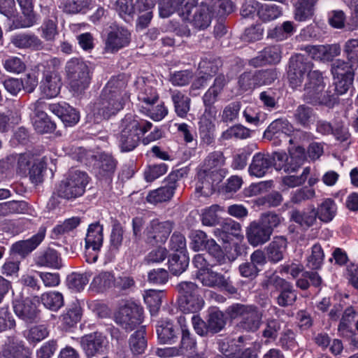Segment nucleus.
<instances>
[{"label": "nucleus", "mask_w": 358, "mask_h": 358, "mask_svg": "<svg viewBox=\"0 0 358 358\" xmlns=\"http://www.w3.org/2000/svg\"><path fill=\"white\" fill-rule=\"evenodd\" d=\"M184 13H186L190 23L199 29H205L208 27L213 16L210 6L203 3L194 6L192 10H189L185 6Z\"/></svg>", "instance_id": "15"}, {"label": "nucleus", "mask_w": 358, "mask_h": 358, "mask_svg": "<svg viewBox=\"0 0 358 358\" xmlns=\"http://www.w3.org/2000/svg\"><path fill=\"white\" fill-rule=\"evenodd\" d=\"M45 234L46 228L41 227L38 232L30 238L20 241L13 244L11 250L14 253L25 257L42 243L45 237Z\"/></svg>", "instance_id": "19"}, {"label": "nucleus", "mask_w": 358, "mask_h": 358, "mask_svg": "<svg viewBox=\"0 0 358 358\" xmlns=\"http://www.w3.org/2000/svg\"><path fill=\"white\" fill-rule=\"evenodd\" d=\"M355 311L352 307H348L343 313L341 320L338 327V331L340 336H348L350 334L352 324L354 322Z\"/></svg>", "instance_id": "56"}, {"label": "nucleus", "mask_w": 358, "mask_h": 358, "mask_svg": "<svg viewBox=\"0 0 358 358\" xmlns=\"http://www.w3.org/2000/svg\"><path fill=\"white\" fill-rule=\"evenodd\" d=\"M92 275V272L91 271H86L83 273H72L67 278L69 287L78 292L83 289L89 282Z\"/></svg>", "instance_id": "46"}, {"label": "nucleus", "mask_w": 358, "mask_h": 358, "mask_svg": "<svg viewBox=\"0 0 358 358\" xmlns=\"http://www.w3.org/2000/svg\"><path fill=\"white\" fill-rule=\"evenodd\" d=\"M116 166L117 161L110 155L100 154L95 164L97 177L101 180H111Z\"/></svg>", "instance_id": "26"}, {"label": "nucleus", "mask_w": 358, "mask_h": 358, "mask_svg": "<svg viewBox=\"0 0 358 358\" xmlns=\"http://www.w3.org/2000/svg\"><path fill=\"white\" fill-rule=\"evenodd\" d=\"M13 309L15 315L27 323L36 322L40 313L36 301L30 298L16 301L13 305Z\"/></svg>", "instance_id": "17"}, {"label": "nucleus", "mask_w": 358, "mask_h": 358, "mask_svg": "<svg viewBox=\"0 0 358 358\" xmlns=\"http://www.w3.org/2000/svg\"><path fill=\"white\" fill-rule=\"evenodd\" d=\"M324 258V254L321 245L316 243L311 248V254L307 259V266L313 270L320 269L323 264Z\"/></svg>", "instance_id": "57"}, {"label": "nucleus", "mask_w": 358, "mask_h": 358, "mask_svg": "<svg viewBox=\"0 0 358 358\" xmlns=\"http://www.w3.org/2000/svg\"><path fill=\"white\" fill-rule=\"evenodd\" d=\"M288 241L285 236H275L265 248L268 262L276 264L284 258L287 248Z\"/></svg>", "instance_id": "22"}, {"label": "nucleus", "mask_w": 358, "mask_h": 358, "mask_svg": "<svg viewBox=\"0 0 358 358\" xmlns=\"http://www.w3.org/2000/svg\"><path fill=\"white\" fill-rule=\"evenodd\" d=\"M42 104V102L37 101L31 105V109L34 110L35 113L34 127L38 133H50L55 131L56 125L50 120L48 115L41 110Z\"/></svg>", "instance_id": "24"}, {"label": "nucleus", "mask_w": 358, "mask_h": 358, "mask_svg": "<svg viewBox=\"0 0 358 358\" xmlns=\"http://www.w3.org/2000/svg\"><path fill=\"white\" fill-rule=\"evenodd\" d=\"M88 182L86 173L78 170L70 171L59 183L57 189V195L68 200L76 199L84 194Z\"/></svg>", "instance_id": "6"}, {"label": "nucleus", "mask_w": 358, "mask_h": 358, "mask_svg": "<svg viewBox=\"0 0 358 358\" xmlns=\"http://www.w3.org/2000/svg\"><path fill=\"white\" fill-rule=\"evenodd\" d=\"M290 220L304 229H308L313 226L317 222V217L315 213V207L308 211H301L295 209L290 212Z\"/></svg>", "instance_id": "41"}, {"label": "nucleus", "mask_w": 358, "mask_h": 358, "mask_svg": "<svg viewBox=\"0 0 358 358\" xmlns=\"http://www.w3.org/2000/svg\"><path fill=\"white\" fill-rule=\"evenodd\" d=\"M256 5L257 15L262 22L273 21L282 14V8L276 4L256 2Z\"/></svg>", "instance_id": "37"}, {"label": "nucleus", "mask_w": 358, "mask_h": 358, "mask_svg": "<svg viewBox=\"0 0 358 358\" xmlns=\"http://www.w3.org/2000/svg\"><path fill=\"white\" fill-rule=\"evenodd\" d=\"M262 287L267 290H271V297L277 294L275 300L280 307L292 306L297 299V292L292 284L275 274L268 276L262 282Z\"/></svg>", "instance_id": "3"}, {"label": "nucleus", "mask_w": 358, "mask_h": 358, "mask_svg": "<svg viewBox=\"0 0 358 358\" xmlns=\"http://www.w3.org/2000/svg\"><path fill=\"white\" fill-rule=\"evenodd\" d=\"M66 71L71 89L76 94L84 92L90 83V69L82 59L73 58L67 62Z\"/></svg>", "instance_id": "7"}, {"label": "nucleus", "mask_w": 358, "mask_h": 358, "mask_svg": "<svg viewBox=\"0 0 358 358\" xmlns=\"http://www.w3.org/2000/svg\"><path fill=\"white\" fill-rule=\"evenodd\" d=\"M238 87L243 92H252L259 87L255 71L241 73L238 78Z\"/></svg>", "instance_id": "53"}, {"label": "nucleus", "mask_w": 358, "mask_h": 358, "mask_svg": "<svg viewBox=\"0 0 358 358\" xmlns=\"http://www.w3.org/2000/svg\"><path fill=\"white\" fill-rule=\"evenodd\" d=\"M303 99L306 103L313 106L332 108L336 103V96L330 88L324 90L323 77L318 71H313L308 74Z\"/></svg>", "instance_id": "2"}, {"label": "nucleus", "mask_w": 358, "mask_h": 358, "mask_svg": "<svg viewBox=\"0 0 358 358\" xmlns=\"http://www.w3.org/2000/svg\"><path fill=\"white\" fill-rule=\"evenodd\" d=\"M129 347L134 355L144 352L147 347V341L145 338V330L143 328L135 331L129 338Z\"/></svg>", "instance_id": "51"}, {"label": "nucleus", "mask_w": 358, "mask_h": 358, "mask_svg": "<svg viewBox=\"0 0 358 358\" xmlns=\"http://www.w3.org/2000/svg\"><path fill=\"white\" fill-rule=\"evenodd\" d=\"M343 52L350 63L358 64V38L348 40L344 45Z\"/></svg>", "instance_id": "64"}, {"label": "nucleus", "mask_w": 358, "mask_h": 358, "mask_svg": "<svg viewBox=\"0 0 358 358\" xmlns=\"http://www.w3.org/2000/svg\"><path fill=\"white\" fill-rule=\"evenodd\" d=\"M207 323L210 334H215L224 328L227 318L222 311L215 310L209 313Z\"/></svg>", "instance_id": "50"}, {"label": "nucleus", "mask_w": 358, "mask_h": 358, "mask_svg": "<svg viewBox=\"0 0 358 358\" xmlns=\"http://www.w3.org/2000/svg\"><path fill=\"white\" fill-rule=\"evenodd\" d=\"M150 122L137 115L127 114L121 122V131L117 136L118 145L122 152H130L138 145L142 136L151 129Z\"/></svg>", "instance_id": "1"}, {"label": "nucleus", "mask_w": 358, "mask_h": 358, "mask_svg": "<svg viewBox=\"0 0 358 358\" xmlns=\"http://www.w3.org/2000/svg\"><path fill=\"white\" fill-rule=\"evenodd\" d=\"M115 282V276L111 272L101 271L94 277L91 286L98 291H104L111 287Z\"/></svg>", "instance_id": "49"}, {"label": "nucleus", "mask_w": 358, "mask_h": 358, "mask_svg": "<svg viewBox=\"0 0 358 358\" xmlns=\"http://www.w3.org/2000/svg\"><path fill=\"white\" fill-rule=\"evenodd\" d=\"M250 136V130L241 124H236L231 127L222 134V138L224 140L233 137L236 138L245 139Z\"/></svg>", "instance_id": "61"}, {"label": "nucleus", "mask_w": 358, "mask_h": 358, "mask_svg": "<svg viewBox=\"0 0 358 358\" xmlns=\"http://www.w3.org/2000/svg\"><path fill=\"white\" fill-rule=\"evenodd\" d=\"M304 50L312 55L313 59L331 60L341 53V47L338 44L327 45H307Z\"/></svg>", "instance_id": "29"}, {"label": "nucleus", "mask_w": 358, "mask_h": 358, "mask_svg": "<svg viewBox=\"0 0 358 358\" xmlns=\"http://www.w3.org/2000/svg\"><path fill=\"white\" fill-rule=\"evenodd\" d=\"M127 85V79L123 74L112 77L106 83L101 92L124 99V90Z\"/></svg>", "instance_id": "32"}, {"label": "nucleus", "mask_w": 358, "mask_h": 358, "mask_svg": "<svg viewBox=\"0 0 358 358\" xmlns=\"http://www.w3.org/2000/svg\"><path fill=\"white\" fill-rule=\"evenodd\" d=\"M106 338L100 332H94L80 338V344L87 357L92 358L103 353L106 347Z\"/></svg>", "instance_id": "14"}, {"label": "nucleus", "mask_w": 358, "mask_h": 358, "mask_svg": "<svg viewBox=\"0 0 358 358\" xmlns=\"http://www.w3.org/2000/svg\"><path fill=\"white\" fill-rule=\"evenodd\" d=\"M227 313L231 319L241 317L236 324L238 330L245 332H255L260 327L262 313L254 305L234 303L227 309Z\"/></svg>", "instance_id": "4"}, {"label": "nucleus", "mask_w": 358, "mask_h": 358, "mask_svg": "<svg viewBox=\"0 0 358 358\" xmlns=\"http://www.w3.org/2000/svg\"><path fill=\"white\" fill-rule=\"evenodd\" d=\"M224 164V157L222 152L215 151L206 158L202 169H222Z\"/></svg>", "instance_id": "63"}, {"label": "nucleus", "mask_w": 358, "mask_h": 358, "mask_svg": "<svg viewBox=\"0 0 358 358\" xmlns=\"http://www.w3.org/2000/svg\"><path fill=\"white\" fill-rule=\"evenodd\" d=\"M313 116V109L311 107L304 104L299 105L294 113V118L295 122L303 127H309Z\"/></svg>", "instance_id": "54"}, {"label": "nucleus", "mask_w": 358, "mask_h": 358, "mask_svg": "<svg viewBox=\"0 0 358 358\" xmlns=\"http://www.w3.org/2000/svg\"><path fill=\"white\" fill-rule=\"evenodd\" d=\"M21 8L24 19L18 20L17 27L27 28L33 26L36 22V15L34 12L33 0H17Z\"/></svg>", "instance_id": "40"}, {"label": "nucleus", "mask_w": 358, "mask_h": 358, "mask_svg": "<svg viewBox=\"0 0 358 358\" xmlns=\"http://www.w3.org/2000/svg\"><path fill=\"white\" fill-rule=\"evenodd\" d=\"M313 5L310 0H298L294 5V18L302 22L310 18L313 14Z\"/></svg>", "instance_id": "55"}, {"label": "nucleus", "mask_w": 358, "mask_h": 358, "mask_svg": "<svg viewBox=\"0 0 358 358\" xmlns=\"http://www.w3.org/2000/svg\"><path fill=\"white\" fill-rule=\"evenodd\" d=\"M176 289L179 306L182 311L196 313L202 308L204 304L202 290L196 283L182 281L176 285Z\"/></svg>", "instance_id": "5"}, {"label": "nucleus", "mask_w": 358, "mask_h": 358, "mask_svg": "<svg viewBox=\"0 0 358 358\" xmlns=\"http://www.w3.org/2000/svg\"><path fill=\"white\" fill-rule=\"evenodd\" d=\"M129 36L128 30L123 28H117L110 31L106 42V49L110 52L117 51L129 44Z\"/></svg>", "instance_id": "31"}, {"label": "nucleus", "mask_w": 358, "mask_h": 358, "mask_svg": "<svg viewBox=\"0 0 358 358\" xmlns=\"http://www.w3.org/2000/svg\"><path fill=\"white\" fill-rule=\"evenodd\" d=\"M46 165L45 157H37L36 159L27 172L31 182L37 185L43 181V173L46 168Z\"/></svg>", "instance_id": "52"}, {"label": "nucleus", "mask_w": 358, "mask_h": 358, "mask_svg": "<svg viewBox=\"0 0 358 358\" xmlns=\"http://www.w3.org/2000/svg\"><path fill=\"white\" fill-rule=\"evenodd\" d=\"M197 177L198 182L196 186L197 192H200L202 195L208 196L215 191V187L211 184L210 178L203 169L199 171Z\"/></svg>", "instance_id": "59"}, {"label": "nucleus", "mask_w": 358, "mask_h": 358, "mask_svg": "<svg viewBox=\"0 0 358 358\" xmlns=\"http://www.w3.org/2000/svg\"><path fill=\"white\" fill-rule=\"evenodd\" d=\"M214 131L215 125L211 122L208 120L201 122L199 126V134L201 142L203 144L210 145L214 143Z\"/></svg>", "instance_id": "60"}, {"label": "nucleus", "mask_w": 358, "mask_h": 358, "mask_svg": "<svg viewBox=\"0 0 358 358\" xmlns=\"http://www.w3.org/2000/svg\"><path fill=\"white\" fill-rule=\"evenodd\" d=\"M35 264L40 267L59 268L62 266V259L55 250L48 248L37 255Z\"/></svg>", "instance_id": "33"}, {"label": "nucleus", "mask_w": 358, "mask_h": 358, "mask_svg": "<svg viewBox=\"0 0 358 358\" xmlns=\"http://www.w3.org/2000/svg\"><path fill=\"white\" fill-rule=\"evenodd\" d=\"M155 0H137L134 4L135 15L138 16L137 26L145 28L152 17V9Z\"/></svg>", "instance_id": "28"}, {"label": "nucleus", "mask_w": 358, "mask_h": 358, "mask_svg": "<svg viewBox=\"0 0 358 358\" xmlns=\"http://www.w3.org/2000/svg\"><path fill=\"white\" fill-rule=\"evenodd\" d=\"M85 243L87 252L90 249L93 251L100 249L103 243V227L99 222L92 223L89 226Z\"/></svg>", "instance_id": "36"}, {"label": "nucleus", "mask_w": 358, "mask_h": 358, "mask_svg": "<svg viewBox=\"0 0 358 358\" xmlns=\"http://www.w3.org/2000/svg\"><path fill=\"white\" fill-rule=\"evenodd\" d=\"M170 93L176 113L180 117H185L190 110L191 99L178 90H170Z\"/></svg>", "instance_id": "39"}, {"label": "nucleus", "mask_w": 358, "mask_h": 358, "mask_svg": "<svg viewBox=\"0 0 358 358\" xmlns=\"http://www.w3.org/2000/svg\"><path fill=\"white\" fill-rule=\"evenodd\" d=\"M80 219L78 217H73L65 220L62 223L55 226L50 234L52 239H59L64 235L76 229L80 224Z\"/></svg>", "instance_id": "45"}, {"label": "nucleus", "mask_w": 358, "mask_h": 358, "mask_svg": "<svg viewBox=\"0 0 358 358\" xmlns=\"http://www.w3.org/2000/svg\"><path fill=\"white\" fill-rule=\"evenodd\" d=\"M163 293L162 291L150 289L144 296V301L150 308L152 315L156 314L162 304Z\"/></svg>", "instance_id": "58"}, {"label": "nucleus", "mask_w": 358, "mask_h": 358, "mask_svg": "<svg viewBox=\"0 0 358 358\" xmlns=\"http://www.w3.org/2000/svg\"><path fill=\"white\" fill-rule=\"evenodd\" d=\"M186 173L183 169L172 171L164 180V185L159 188L150 191L146 197L148 203L157 204L170 200L177 187V182Z\"/></svg>", "instance_id": "9"}, {"label": "nucleus", "mask_w": 358, "mask_h": 358, "mask_svg": "<svg viewBox=\"0 0 358 358\" xmlns=\"http://www.w3.org/2000/svg\"><path fill=\"white\" fill-rule=\"evenodd\" d=\"M258 220L273 234L274 229L281 224L283 218L275 213L270 212L263 213Z\"/></svg>", "instance_id": "62"}, {"label": "nucleus", "mask_w": 358, "mask_h": 358, "mask_svg": "<svg viewBox=\"0 0 358 358\" xmlns=\"http://www.w3.org/2000/svg\"><path fill=\"white\" fill-rule=\"evenodd\" d=\"M245 231L247 241L253 247L265 244L271 239L272 235L259 220L251 222Z\"/></svg>", "instance_id": "18"}, {"label": "nucleus", "mask_w": 358, "mask_h": 358, "mask_svg": "<svg viewBox=\"0 0 358 358\" xmlns=\"http://www.w3.org/2000/svg\"><path fill=\"white\" fill-rule=\"evenodd\" d=\"M189 258L187 253H173L169 259V268L174 275H179L187 268Z\"/></svg>", "instance_id": "44"}, {"label": "nucleus", "mask_w": 358, "mask_h": 358, "mask_svg": "<svg viewBox=\"0 0 358 358\" xmlns=\"http://www.w3.org/2000/svg\"><path fill=\"white\" fill-rule=\"evenodd\" d=\"M48 108L59 117L66 127H72L79 121V113L68 103H52L49 105Z\"/></svg>", "instance_id": "21"}, {"label": "nucleus", "mask_w": 358, "mask_h": 358, "mask_svg": "<svg viewBox=\"0 0 358 358\" xmlns=\"http://www.w3.org/2000/svg\"><path fill=\"white\" fill-rule=\"evenodd\" d=\"M4 358H31V352L24 342L16 336H8L1 350Z\"/></svg>", "instance_id": "16"}, {"label": "nucleus", "mask_w": 358, "mask_h": 358, "mask_svg": "<svg viewBox=\"0 0 358 358\" xmlns=\"http://www.w3.org/2000/svg\"><path fill=\"white\" fill-rule=\"evenodd\" d=\"M178 328L172 322H161L156 327L159 342L163 344H172L176 341L178 336Z\"/></svg>", "instance_id": "35"}, {"label": "nucleus", "mask_w": 358, "mask_h": 358, "mask_svg": "<svg viewBox=\"0 0 358 358\" xmlns=\"http://www.w3.org/2000/svg\"><path fill=\"white\" fill-rule=\"evenodd\" d=\"M241 229V224L231 219L224 220L220 228L214 231L217 237H220L223 242L229 243L232 240V237H238Z\"/></svg>", "instance_id": "34"}, {"label": "nucleus", "mask_w": 358, "mask_h": 358, "mask_svg": "<svg viewBox=\"0 0 358 358\" xmlns=\"http://www.w3.org/2000/svg\"><path fill=\"white\" fill-rule=\"evenodd\" d=\"M10 43L20 49L39 50L43 48L42 41L33 34H19L11 37Z\"/></svg>", "instance_id": "30"}, {"label": "nucleus", "mask_w": 358, "mask_h": 358, "mask_svg": "<svg viewBox=\"0 0 358 358\" xmlns=\"http://www.w3.org/2000/svg\"><path fill=\"white\" fill-rule=\"evenodd\" d=\"M196 278L201 282L203 285L209 287H218L227 292L230 294H236L238 289L235 287L230 281L229 277L208 269L206 273H196Z\"/></svg>", "instance_id": "12"}, {"label": "nucleus", "mask_w": 358, "mask_h": 358, "mask_svg": "<svg viewBox=\"0 0 358 358\" xmlns=\"http://www.w3.org/2000/svg\"><path fill=\"white\" fill-rule=\"evenodd\" d=\"M62 87L61 78L55 71H47L43 73V78L41 82L42 93L47 98L57 96Z\"/></svg>", "instance_id": "23"}, {"label": "nucleus", "mask_w": 358, "mask_h": 358, "mask_svg": "<svg viewBox=\"0 0 358 358\" xmlns=\"http://www.w3.org/2000/svg\"><path fill=\"white\" fill-rule=\"evenodd\" d=\"M173 227L172 222L152 220L145 230L147 242L152 245L165 243Z\"/></svg>", "instance_id": "13"}, {"label": "nucleus", "mask_w": 358, "mask_h": 358, "mask_svg": "<svg viewBox=\"0 0 358 358\" xmlns=\"http://www.w3.org/2000/svg\"><path fill=\"white\" fill-rule=\"evenodd\" d=\"M35 298H38L36 301H41L45 308L53 312H57L64 306V296L59 292H45L40 297Z\"/></svg>", "instance_id": "43"}, {"label": "nucleus", "mask_w": 358, "mask_h": 358, "mask_svg": "<svg viewBox=\"0 0 358 358\" xmlns=\"http://www.w3.org/2000/svg\"><path fill=\"white\" fill-rule=\"evenodd\" d=\"M36 158L34 155L29 152L10 155L7 157V161L8 163L17 162V173L22 176H27V172Z\"/></svg>", "instance_id": "42"}, {"label": "nucleus", "mask_w": 358, "mask_h": 358, "mask_svg": "<svg viewBox=\"0 0 358 358\" xmlns=\"http://www.w3.org/2000/svg\"><path fill=\"white\" fill-rule=\"evenodd\" d=\"M355 64L345 62L342 59H336L331 64V71L334 78H339L341 77L355 76Z\"/></svg>", "instance_id": "47"}, {"label": "nucleus", "mask_w": 358, "mask_h": 358, "mask_svg": "<svg viewBox=\"0 0 358 358\" xmlns=\"http://www.w3.org/2000/svg\"><path fill=\"white\" fill-rule=\"evenodd\" d=\"M281 48L279 45H271L265 48L258 55L249 61L253 67H259L266 64H275L281 59Z\"/></svg>", "instance_id": "20"}, {"label": "nucleus", "mask_w": 358, "mask_h": 358, "mask_svg": "<svg viewBox=\"0 0 358 358\" xmlns=\"http://www.w3.org/2000/svg\"><path fill=\"white\" fill-rule=\"evenodd\" d=\"M292 131V127L286 119L279 118L273 121L264 133V137L268 140L275 138L287 139Z\"/></svg>", "instance_id": "27"}, {"label": "nucleus", "mask_w": 358, "mask_h": 358, "mask_svg": "<svg viewBox=\"0 0 358 358\" xmlns=\"http://www.w3.org/2000/svg\"><path fill=\"white\" fill-rule=\"evenodd\" d=\"M313 63L308 56L302 54H295L292 56L288 62L287 78L292 88L301 86L305 76L313 71Z\"/></svg>", "instance_id": "8"}, {"label": "nucleus", "mask_w": 358, "mask_h": 358, "mask_svg": "<svg viewBox=\"0 0 358 358\" xmlns=\"http://www.w3.org/2000/svg\"><path fill=\"white\" fill-rule=\"evenodd\" d=\"M222 66V60L215 56L205 57L199 62L200 73L207 74L211 77L215 76Z\"/></svg>", "instance_id": "48"}, {"label": "nucleus", "mask_w": 358, "mask_h": 358, "mask_svg": "<svg viewBox=\"0 0 358 358\" xmlns=\"http://www.w3.org/2000/svg\"><path fill=\"white\" fill-rule=\"evenodd\" d=\"M115 322L127 331H132L143 321V310L136 303L126 302L115 313Z\"/></svg>", "instance_id": "10"}, {"label": "nucleus", "mask_w": 358, "mask_h": 358, "mask_svg": "<svg viewBox=\"0 0 358 358\" xmlns=\"http://www.w3.org/2000/svg\"><path fill=\"white\" fill-rule=\"evenodd\" d=\"M124 101V99L101 92L99 98L93 106L94 116L97 120H107L123 108Z\"/></svg>", "instance_id": "11"}, {"label": "nucleus", "mask_w": 358, "mask_h": 358, "mask_svg": "<svg viewBox=\"0 0 358 358\" xmlns=\"http://www.w3.org/2000/svg\"><path fill=\"white\" fill-rule=\"evenodd\" d=\"M336 204L330 198L324 199L316 208H315L317 218L324 223L330 222L336 216Z\"/></svg>", "instance_id": "38"}, {"label": "nucleus", "mask_w": 358, "mask_h": 358, "mask_svg": "<svg viewBox=\"0 0 358 358\" xmlns=\"http://www.w3.org/2000/svg\"><path fill=\"white\" fill-rule=\"evenodd\" d=\"M273 160L268 154L262 152L256 153L249 166V173L251 176L258 178L265 176L273 166Z\"/></svg>", "instance_id": "25"}]
</instances>
